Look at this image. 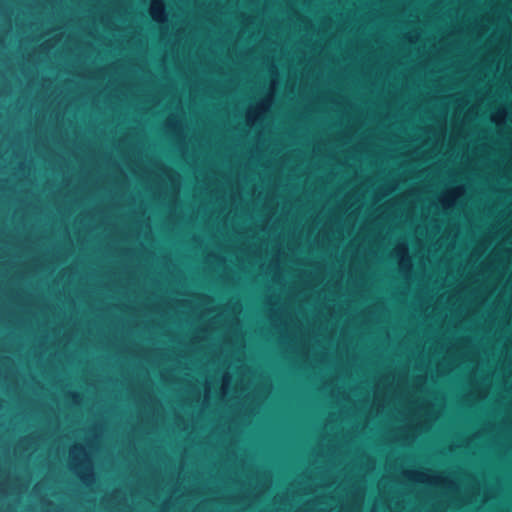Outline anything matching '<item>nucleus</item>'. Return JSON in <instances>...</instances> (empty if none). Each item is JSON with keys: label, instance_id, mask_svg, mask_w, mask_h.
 <instances>
[{"label": "nucleus", "instance_id": "f257e3e1", "mask_svg": "<svg viewBox=\"0 0 512 512\" xmlns=\"http://www.w3.org/2000/svg\"><path fill=\"white\" fill-rule=\"evenodd\" d=\"M282 255L285 256L286 252L278 247L270 261L260 265V271L270 282L264 302L267 318L275 332L280 334L281 342L285 344L288 340V299L282 292L272 289L276 285L284 292L288 284Z\"/></svg>", "mask_w": 512, "mask_h": 512}, {"label": "nucleus", "instance_id": "f03ea898", "mask_svg": "<svg viewBox=\"0 0 512 512\" xmlns=\"http://www.w3.org/2000/svg\"><path fill=\"white\" fill-rule=\"evenodd\" d=\"M105 424L95 422L88 428L85 444L75 443L68 450L67 467L87 488L93 487L98 480L93 452L99 450V443L104 436Z\"/></svg>", "mask_w": 512, "mask_h": 512}, {"label": "nucleus", "instance_id": "7ed1b4c3", "mask_svg": "<svg viewBox=\"0 0 512 512\" xmlns=\"http://www.w3.org/2000/svg\"><path fill=\"white\" fill-rule=\"evenodd\" d=\"M154 166L159 170L161 175L165 176L167 180L170 182L172 194L171 198L167 201L168 198V190L164 183L161 181L159 187L155 193L157 199L163 205L169 207L170 213L168 216V220L173 224L176 223L178 219L183 218V211L177 212V208L180 205V192L182 189V176L179 172L172 169L161 160H155Z\"/></svg>", "mask_w": 512, "mask_h": 512}, {"label": "nucleus", "instance_id": "20e7f679", "mask_svg": "<svg viewBox=\"0 0 512 512\" xmlns=\"http://www.w3.org/2000/svg\"><path fill=\"white\" fill-rule=\"evenodd\" d=\"M277 87L278 80L277 78H273L264 97L247 107L245 112V123L249 128L263 125L274 104Z\"/></svg>", "mask_w": 512, "mask_h": 512}, {"label": "nucleus", "instance_id": "39448f33", "mask_svg": "<svg viewBox=\"0 0 512 512\" xmlns=\"http://www.w3.org/2000/svg\"><path fill=\"white\" fill-rule=\"evenodd\" d=\"M241 466L247 468V479L251 490L253 501H258L272 486V471L256 465L254 462L248 463L245 457L240 459Z\"/></svg>", "mask_w": 512, "mask_h": 512}, {"label": "nucleus", "instance_id": "423d86ee", "mask_svg": "<svg viewBox=\"0 0 512 512\" xmlns=\"http://www.w3.org/2000/svg\"><path fill=\"white\" fill-rule=\"evenodd\" d=\"M272 391V384L266 383L257 387L253 392L245 395V402L240 403V416L242 421L249 424L260 414L262 407Z\"/></svg>", "mask_w": 512, "mask_h": 512}, {"label": "nucleus", "instance_id": "0eeeda50", "mask_svg": "<svg viewBox=\"0 0 512 512\" xmlns=\"http://www.w3.org/2000/svg\"><path fill=\"white\" fill-rule=\"evenodd\" d=\"M276 190L271 191H258L256 194L257 201H263V209L265 211L264 217L261 223L258 225L260 230L264 233H269L271 226L275 224L274 218L277 213L278 200Z\"/></svg>", "mask_w": 512, "mask_h": 512}, {"label": "nucleus", "instance_id": "6e6552de", "mask_svg": "<svg viewBox=\"0 0 512 512\" xmlns=\"http://www.w3.org/2000/svg\"><path fill=\"white\" fill-rule=\"evenodd\" d=\"M42 439L43 435L38 431L21 436L16 443L15 452L21 457L29 458Z\"/></svg>", "mask_w": 512, "mask_h": 512}, {"label": "nucleus", "instance_id": "1a4fd4ad", "mask_svg": "<svg viewBox=\"0 0 512 512\" xmlns=\"http://www.w3.org/2000/svg\"><path fill=\"white\" fill-rule=\"evenodd\" d=\"M148 13L155 23L162 26L164 32L168 31L169 12L165 0H150Z\"/></svg>", "mask_w": 512, "mask_h": 512}, {"label": "nucleus", "instance_id": "9d476101", "mask_svg": "<svg viewBox=\"0 0 512 512\" xmlns=\"http://www.w3.org/2000/svg\"><path fill=\"white\" fill-rule=\"evenodd\" d=\"M179 110V113H170L166 120L164 121L163 128L168 136L174 134L175 132L183 128L185 125H187V123L184 120V110L181 107L179 108Z\"/></svg>", "mask_w": 512, "mask_h": 512}, {"label": "nucleus", "instance_id": "9b49d317", "mask_svg": "<svg viewBox=\"0 0 512 512\" xmlns=\"http://www.w3.org/2000/svg\"><path fill=\"white\" fill-rule=\"evenodd\" d=\"M108 500L115 508L123 506L127 508L128 512H132V507L129 504L128 494L122 488L113 489L108 496Z\"/></svg>", "mask_w": 512, "mask_h": 512}, {"label": "nucleus", "instance_id": "f8f14e48", "mask_svg": "<svg viewBox=\"0 0 512 512\" xmlns=\"http://www.w3.org/2000/svg\"><path fill=\"white\" fill-rule=\"evenodd\" d=\"M298 196H327V197H332V196H339V194H291L290 193V212L292 211V206L295 203V201L297 200ZM291 223H292V220L290 219V224ZM291 253H292V249L290 248V254ZM291 261L292 260L290 259V262ZM291 304H292V296L290 295V305ZM291 326H292V313L290 312V327ZM289 352H290V354L292 352H299L297 350L296 344L294 342L291 330H290V349H289Z\"/></svg>", "mask_w": 512, "mask_h": 512}, {"label": "nucleus", "instance_id": "ddd939ff", "mask_svg": "<svg viewBox=\"0 0 512 512\" xmlns=\"http://www.w3.org/2000/svg\"><path fill=\"white\" fill-rule=\"evenodd\" d=\"M223 499L228 503L234 504H245L247 503V507H250L253 498L251 497V493L247 491H243L240 493H229L223 496Z\"/></svg>", "mask_w": 512, "mask_h": 512}, {"label": "nucleus", "instance_id": "4468645a", "mask_svg": "<svg viewBox=\"0 0 512 512\" xmlns=\"http://www.w3.org/2000/svg\"><path fill=\"white\" fill-rule=\"evenodd\" d=\"M96 53V47L91 41H86L79 48L78 60L85 64L90 61Z\"/></svg>", "mask_w": 512, "mask_h": 512}, {"label": "nucleus", "instance_id": "2eb2a0df", "mask_svg": "<svg viewBox=\"0 0 512 512\" xmlns=\"http://www.w3.org/2000/svg\"><path fill=\"white\" fill-rule=\"evenodd\" d=\"M233 380V375L229 370H225L221 376V385H220V396L222 399H225L231 388Z\"/></svg>", "mask_w": 512, "mask_h": 512}, {"label": "nucleus", "instance_id": "dca6fc26", "mask_svg": "<svg viewBox=\"0 0 512 512\" xmlns=\"http://www.w3.org/2000/svg\"><path fill=\"white\" fill-rule=\"evenodd\" d=\"M232 432V426L230 424H218L214 429H213V434H218L219 435V440H218V444L219 445H222L225 441V438Z\"/></svg>", "mask_w": 512, "mask_h": 512}, {"label": "nucleus", "instance_id": "f3484780", "mask_svg": "<svg viewBox=\"0 0 512 512\" xmlns=\"http://www.w3.org/2000/svg\"><path fill=\"white\" fill-rule=\"evenodd\" d=\"M225 309L233 313L234 317H239L243 311V305L240 299H230L225 304Z\"/></svg>", "mask_w": 512, "mask_h": 512}, {"label": "nucleus", "instance_id": "a211bd4d", "mask_svg": "<svg viewBox=\"0 0 512 512\" xmlns=\"http://www.w3.org/2000/svg\"><path fill=\"white\" fill-rule=\"evenodd\" d=\"M219 279L225 284L238 283L240 277L237 276L231 269L225 268L224 271L219 275Z\"/></svg>", "mask_w": 512, "mask_h": 512}, {"label": "nucleus", "instance_id": "6ab92c4d", "mask_svg": "<svg viewBox=\"0 0 512 512\" xmlns=\"http://www.w3.org/2000/svg\"><path fill=\"white\" fill-rule=\"evenodd\" d=\"M211 395H212L211 383L208 380H205L204 389H203V397H202V402H201V406H202L203 410H205L209 407L210 401H211Z\"/></svg>", "mask_w": 512, "mask_h": 512}, {"label": "nucleus", "instance_id": "aec40b11", "mask_svg": "<svg viewBox=\"0 0 512 512\" xmlns=\"http://www.w3.org/2000/svg\"><path fill=\"white\" fill-rule=\"evenodd\" d=\"M104 214H105V209H103L101 207H94L92 209L84 211L83 212V218L79 219V222L83 226L86 227L88 225L85 223V219L84 218H89L90 220H93L96 215H104Z\"/></svg>", "mask_w": 512, "mask_h": 512}, {"label": "nucleus", "instance_id": "412c9836", "mask_svg": "<svg viewBox=\"0 0 512 512\" xmlns=\"http://www.w3.org/2000/svg\"><path fill=\"white\" fill-rule=\"evenodd\" d=\"M65 396L69 398L74 406H80L83 403V394L76 390L65 391Z\"/></svg>", "mask_w": 512, "mask_h": 512}, {"label": "nucleus", "instance_id": "4be33fe9", "mask_svg": "<svg viewBox=\"0 0 512 512\" xmlns=\"http://www.w3.org/2000/svg\"><path fill=\"white\" fill-rule=\"evenodd\" d=\"M230 328L235 336L243 339V324L239 317H233Z\"/></svg>", "mask_w": 512, "mask_h": 512}, {"label": "nucleus", "instance_id": "5701e85b", "mask_svg": "<svg viewBox=\"0 0 512 512\" xmlns=\"http://www.w3.org/2000/svg\"><path fill=\"white\" fill-rule=\"evenodd\" d=\"M139 402L145 405H150L152 403L158 402L157 398L154 396L152 388L144 391L143 395L139 397Z\"/></svg>", "mask_w": 512, "mask_h": 512}, {"label": "nucleus", "instance_id": "b1692460", "mask_svg": "<svg viewBox=\"0 0 512 512\" xmlns=\"http://www.w3.org/2000/svg\"><path fill=\"white\" fill-rule=\"evenodd\" d=\"M188 126L185 125L183 128L170 135L169 137L173 140V142H184L188 141Z\"/></svg>", "mask_w": 512, "mask_h": 512}, {"label": "nucleus", "instance_id": "393cba45", "mask_svg": "<svg viewBox=\"0 0 512 512\" xmlns=\"http://www.w3.org/2000/svg\"><path fill=\"white\" fill-rule=\"evenodd\" d=\"M206 260L207 261L213 260V261L217 262L218 267H222L226 264L227 258L219 252L212 251V252L208 253Z\"/></svg>", "mask_w": 512, "mask_h": 512}, {"label": "nucleus", "instance_id": "a878e982", "mask_svg": "<svg viewBox=\"0 0 512 512\" xmlns=\"http://www.w3.org/2000/svg\"><path fill=\"white\" fill-rule=\"evenodd\" d=\"M195 296H196L198 302L205 306L213 304L215 302L214 296L207 294V293H197V294H195Z\"/></svg>", "mask_w": 512, "mask_h": 512}, {"label": "nucleus", "instance_id": "bb28decb", "mask_svg": "<svg viewBox=\"0 0 512 512\" xmlns=\"http://www.w3.org/2000/svg\"><path fill=\"white\" fill-rule=\"evenodd\" d=\"M174 145L177 149V151L183 156L186 157L189 152V142H174Z\"/></svg>", "mask_w": 512, "mask_h": 512}, {"label": "nucleus", "instance_id": "cd10ccee", "mask_svg": "<svg viewBox=\"0 0 512 512\" xmlns=\"http://www.w3.org/2000/svg\"><path fill=\"white\" fill-rule=\"evenodd\" d=\"M198 331L199 333H196L193 338H192V342L193 343H199L201 341H203L205 339V336L201 335V334H206L208 332V327L207 326H200L198 328Z\"/></svg>", "mask_w": 512, "mask_h": 512}, {"label": "nucleus", "instance_id": "c85d7f7f", "mask_svg": "<svg viewBox=\"0 0 512 512\" xmlns=\"http://www.w3.org/2000/svg\"><path fill=\"white\" fill-rule=\"evenodd\" d=\"M13 298L16 300H19L27 305H30L32 303V294H28V295L24 296L21 291H17L14 294Z\"/></svg>", "mask_w": 512, "mask_h": 512}, {"label": "nucleus", "instance_id": "c756f323", "mask_svg": "<svg viewBox=\"0 0 512 512\" xmlns=\"http://www.w3.org/2000/svg\"><path fill=\"white\" fill-rule=\"evenodd\" d=\"M121 254L124 257L132 259L135 256V249L132 247H124L121 249Z\"/></svg>", "mask_w": 512, "mask_h": 512}, {"label": "nucleus", "instance_id": "7c9ffc66", "mask_svg": "<svg viewBox=\"0 0 512 512\" xmlns=\"http://www.w3.org/2000/svg\"><path fill=\"white\" fill-rule=\"evenodd\" d=\"M162 261H163V266L167 269H169L170 267H172V268L175 267V264L173 263L171 256L168 254H166L162 257Z\"/></svg>", "mask_w": 512, "mask_h": 512}, {"label": "nucleus", "instance_id": "2f4dec72", "mask_svg": "<svg viewBox=\"0 0 512 512\" xmlns=\"http://www.w3.org/2000/svg\"><path fill=\"white\" fill-rule=\"evenodd\" d=\"M171 507H172V500H171V498H167L163 501L159 512H169Z\"/></svg>", "mask_w": 512, "mask_h": 512}, {"label": "nucleus", "instance_id": "473e14b6", "mask_svg": "<svg viewBox=\"0 0 512 512\" xmlns=\"http://www.w3.org/2000/svg\"><path fill=\"white\" fill-rule=\"evenodd\" d=\"M261 512H286L285 508L275 507V503L264 508Z\"/></svg>", "mask_w": 512, "mask_h": 512}, {"label": "nucleus", "instance_id": "72a5a7b5", "mask_svg": "<svg viewBox=\"0 0 512 512\" xmlns=\"http://www.w3.org/2000/svg\"><path fill=\"white\" fill-rule=\"evenodd\" d=\"M64 111H61L60 109L53 112V117L56 121H60L64 118Z\"/></svg>", "mask_w": 512, "mask_h": 512}, {"label": "nucleus", "instance_id": "f704fd0d", "mask_svg": "<svg viewBox=\"0 0 512 512\" xmlns=\"http://www.w3.org/2000/svg\"><path fill=\"white\" fill-rule=\"evenodd\" d=\"M228 456H229V459H231V460H238L239 459L238 452H237L236 449H229L228 450Z\"/></svg>", "mask_w": 512, "mask_h": 512}, {"label": "nucleus", "instance_id": "c9c22d12", "mask_svg": "<svg viewBox=\"0 0 512 512\" xmlns=\"http://www.w3.org/2000/svg\"><path fill=\"white\" fill-rule=\"evenodd\" d=\"M101 22L106 25H111L112 24L111 16L109 14H103L101 16Z\"/></svg>", "mask_w": 512, "mask_h": 512}, {"label": "nucleus", "instance_id": "e433bc0d", "mask_svg": "<svg viewBox=\"0 0 512 512\" xmlns=\"http://www.w3.org/2000/svg\"><path fill=\"white\" fill-rule=\"evenodd\" d=\"M134 149L137 150V153L139 155H142L143 153V150H144V143L143 141H139L135 146H134Z\"/></svg>", "mask_w": 512, "mask_h": 512}, {"label": "nucleus", "instance_id": "4c0bfd02", "mask_svg": "<svg viewBox=\"0 0 512 512\" xmlns=\"http://www.w3.org/2000/svg\"><path fill=\"white\" fill-rule=\"evenodd\" d=\"M177 302L179 304H181L182 306L188 307V306H191V304L193 303V300L185 298V299L177 300Z\"/></svg>", "mask_w": 512, "mask_h": 512}, {"label": "nucleus", "instance_id": "58836bf2", "mask_svg": "<svg viewBox=\"0 0 512 512\" xmlns=\"http://www.w3.org/2000/svg\"><path fill=\"white\" fill-rule=\"evenodd\" d=\"M29 168L28 164L26 161H21L19 164H18V167H17V170L20 171V172H23L25 170H27Z\"/></svg>", "mask_w": 512, "mask_h": 512}, {"label": "nucleus", "instance_id": "ea45409f", "mask_svg": "<svg viewBox=\"0 0 512 512\" xmlns=\"http://www.w3.org/2000/svg\"><path fill=\"white\" fill-rule=\"evenodd\" d=\"M206 312L207 314H211V313H214L217 311L218 307L216 305L213 304H210V305H206Z\"/></svg>", "mask_w": 512, "mask_h": 512}, {"label": "nucleus", "instance_id": "a19ab883", "mask_svg": "<svg viewBox=\"0 0 512 512\" xmlns=\"http://www.w3.org/2000/svg\"><path fill=\"white\" fill-rule=\"evenodd\" d=\"M40 48L42 50L48 51L52 48V44L50 43V41H45L40 45Z\"/></svg>", "mask_w": 512, "mask_h": 512}, {"label": "nucleus", "instance_id": "79ce46f5", "mask_svg": "<svg viewBox=\"0 0 512 512\" xmlns=\"http://www.w3.org/2000/svg\"><path fill=\"white\" fill-rule=\"evenodd\" d=\"M229 480L232 481V482H235V483H240L241 485H245L246 484L245 481H241L237 476H234V475H230L229 476Z\"/></svg>", "mask_w": 512, "mask_h": 512}, {"label": "nucleus", "instance_id": "37998d69", "mask_svg": "<svg viewBox=\"0 0 512 512\" xmlns=\"http://www.w3.org/2000/svg\"><path fill=\"white\" fill-rule=\"evenodd\" d=\"M264 246H267V242L266 241H263V243L256 249V255L257 256H261L262 252H263V249H264Z\"/></svg>", "mask_w": 512, "mask_h": 512}, {"label": "nucleus", "instance_id": "c03bdc74", "mask_svg": "<svg viewBox=\"0 0 512 512\" xmlns=\"http://www.w3.org/2000/svg\"><path fill=\"white\" fill-rule=\"evenodd\" d=\"M0 494L6 496L8 494L7 488L4 482H0Z\"/></svg>", "mask_w": 512, "mask_h": 512}, {"label": "nucleus", "instance_id": "a18cd8bd", "mask_svg": "<svg viewBox=\"0 0 512 512\" xmlns=\"http://www.w3.org/2000/svg\"><path fill=\"white\" fill-rule=\"evenodd\" d=\"M193 241L196 242V243H202L203 240L201 238V236L197 235V234H194L193 237H192Z\"/></svg>", "mask_w": 512, "mask_h": 512}, {"label": "nucleus", "instance_id": "49530a36", "mask_svg": "<svg viewBox=\"0 0 512 512\" xmlns=\"http://www.w3.org/2000/svg\"><path fill=\"white\" fill-rule=\"evenodd\" d=\"M6 47V40L3 36H0V48L4 49Z\"/></svg>", "mask_w": 512, "mask_h": 512}, {"label": "nucleus", "instance_id": "de8ad7c7", "mask_svg": "<svg viewBox=\"0 0 512 512\" xmlns=\"http://www.w3.org/2000/svg\"><path fill=\"white\" fill-rule=\"evenodd\" d=\"M186 357H187V354L184 351H180L178 353V358L179 359H185Z\"/></svg>", "mask_w": 512, "mask_h": 512}, {"label": "nucleus", "instance_id": "09e8293b", "mask_svg": "<svg viewBox=\"0 0 512 512\" xmlns=\"http://www.w3.org/2000/svg\"><path fill=\"white\" fill-rule=\"evenodd\" d=\"M176 419H177V421H178L179 423H183V424L185 423L184 418H183L180 414H177V415H176Z\"/></svg>", "mask_w": 512, "mask_h": 512}, {"label": "nucleus", "instance_id": "8fccbe9b", "mask_svg": "<svg viewBox=\"0 0 512 512\" xmlns=\"http://www.w3.org/2000/svg\"><path fill=\"white\" fill-rule=\"evenodd\" d=\"M281 498H282L283 502H285V500H287V499H288V492H287V491H284V492L282 493Z\"/></svg>", "mask_w": 512, "mask_h": 512}, {"label": "nucleus", "instance_id": "3c124183", "mask_svg": "<svg viewBox=\"0 0 512 512\" xmlns=\"http://www.w3.org/2000/svg\"><path fill=\"white\" fill-rule=\"evenodd\" d=\"M177 293L179 295H182V296L188 295V291L187 290H179V291H177Z\"/></svg>", "mask_w": 512, "mask_h": 512}, {"label": "nucleus", "instance_id": "603ef678", "mask_svg": "<svg viewBox=\"0 0 512 512\" xmlns=\"http://www.w3.org/2000/svg\"><path fill=\"white\" fill-rule=\"evenodd\" d=\"M287 213L286 212V209H285V204L283 205V208H282V217L285 218L287 216Z\"/></svg>", "mask_w": 512, "mask_h": 512}, {"label": "nucleus", "instance_id": "864d4df0", "mask_svg": "<svg viewBox=\"0 0 512 512\" xmlns=\"http://www.w3.org/2000/svg\"><path fill=\"white\" fill-rule=\"evenodd\" d=\"M99 72H100V73H103V74H106V73H107V67H101V68H99Z\"/></svg>", "mask_w": 512, "mask_h": 512}, {"label": "nucleus", "instance_id": "5fc2aeb1", "mask_svg": "<svg viewBox=\"0 0 512 512\" xmlns=\"http://www.w3.org/2000/svg\"><path fill=\"white\" fill-rule=\"evenodd\" d=\"M178 276H179V278L181 279V281H182V280H183V281L185 280V277H184V274H183V272H182V271H179V272H178Z\"/></svg>", "mask_w": 512, "mask_h": 512}, {"label": "nucleus", "instance_id": "6e6d98bb", "mask_svg": "<svg viewBox=\"0 0 512 512\" xmlns=\"http://www.w3.org/2000/svg\"><path fill=\"white\" fill-rule=\"evenodd\" d=\"M65 237H67L68 239H70V234H69V229L68 227L65 228Z\"/></svg>", "mask_w": 512, "mask_h": 512}, {"label": "nucleus", "instance_id": "4d7b16f0", "mask_svg": "<svg viewBox=\"0 0 512 512\" xmlns=\"http://www.w3.org/2000/svg\"><path fill=\"white\" fill-rule=\"evenodd\" d=\"M146 227L148 228L149 233H150L151 232V226H150V222L149 221L146 222Z\"/></svg>", "mask_w": 512, "mask_h": 512}, {"label": "nucleus", "instance_id": "13d9d810", "mask_svg": "<svg viewBox=\"0 0 512 512\" xmlns=\"http://www.w3.org/2000/svg\"><path fill=\"white\" fill-rule=\"evenodd\" d=\"M46 343V338L40 343V347H44Z\"/></svg>", "mask_w": 512, "mask_h": 512}, {"label": "nucleus", "instance_id": "bf43d9fd", "mask_svg": "<svg viewBox=\"0 0 512 512\" xmlns=\"http://www.w3.org/2000/svg\"><path fill=\"white\" fill-rule=\"evenodd\" d=\"M201 396H200V390L197 389V400H200Z\"/></svg>", "mask_w": 512, "mask_h": 512}, {"label": "nucleus", "instance_id": "052dcab7", "mask_svg": "<svg viewBox=\"0 0 512 512\" xmlns=\"http://www.w3.org/2000/svg\"><path fill=\"white\" fill-rule=\"evenodd\" d=\"M287 85H288V84H285V85H284V95L287 93V89H288V86H287Z\"/></svg>", "mask_w": 512, "mask_h": 512}, {"label": "nucleus", "instance_id": "680f3d73", "mask_svg": "<svg viewBox=\"0 0 512 512\" xmlns=\"http://www.w3.org/2000/svg\"><path fill=\"white\" fill-rule=\"evenodd\" d=\"M219 198H220L222 201H225V195H224V194H221Z\"/></svg>", "mask_w": 512, "mask_h": 512}, {"label": "nucleus", "instance_id": "e2e57ef3", "mask_svg": "<svg viewBox=\"0 0 512 512\" xmlns=\"http://www.w3.org/2000/svg\"><path fill=\"white\" fill-rule=\"evenodd\" d=\"M89 35H90V36H92V37H95V33H94V31H90V32H89Z\"/></svg>", "mask_w": 512, "mask_h": 512}, {"label": "nucleus", "instance_id": "0e129e2a", "mask_svg": "<svg viewBox=\"0 0 512 512\" xmlns=\"http://www.w3.org/2000/svg\"><path fill=\"white\" fill-rule=\"evenodd\" d=\"M131 447L136 451V445H135V443H134V442H133V443H131Z\"/></svg>", "mask_w": 512, "mask_h": 512}, {"label": "nucleus", "instance_id": "69168bd1", "mask_svg": "<svg viewBox=\"0 0 512 512\" xmlns=\"http://www.w3.org/2000/svg\"><path fill=\"white\" fill-rule=\"evenodd\" d=\"M111 67H112L113 69H116V68H117L116 63L111 64Z\"/></svg>", "mask_w": 512, "mask_h": 512}, {"label": "nucleus", "instance_id": "338daca9", "mask_svg": "<svg viewBox=\"0 0 512 512\" xmlns=\"http://www.w3.org/2000/svg\"><path fill=\"white\" fill-rule=\"evenodd\" d=\"M236 197H237V194H236V193H233V195H232L233 200H235V199H236Z\"/></svg>", "mask_w": 512, "mask_h": 512}, {"label": "nucleus", "instance_id": "774afa93", "mask_svg": "<svg viewBox=\"0 0 512 512\" xmlns=\"http://www.w3.org/2000/svg\"><path fill=\"white\" fill-rule=\"evenodd\" d=\"M63 141H64V137L60 136L59 142H63Z\"/></svg>", "mask_w": 512, "mask_h": 512}]
</instances>
